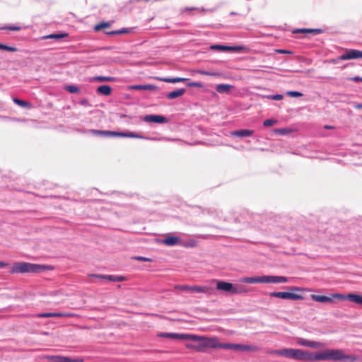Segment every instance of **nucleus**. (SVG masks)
I'll return each mask as SVG.
<instances>
[{
  "instance_id": "f257e3e1",
  "label": "nucleus",
  "mask_w": 362,
  "mask_h": 362,
  "mask_svg": "<svg viewBox=\"0 0 362 362\" xmlns=\"http://www.w3.org/2000/svg\"><path fill=\"white\" fill-rule=\"evenodd\" d=\"M356 359L355 356L347 355L341 349H326L314 355V360L315 361H345Z\"/></svg>"
},
{
  "instance_id": "f03ea898",
  "label": "nucleus",
  "mask_w": 362,
  "mask_h": 362,
  "mask_svg": "<svg viewBox=\"0 0 362 362\" xmlns=\"http://www.w3.org/2000/svg\"><path fill=\"white\" fill-rule=\"evenodd\" d=\"M269 354L285 356L289 358L301 361H313L314 355L308 351L296 349H283L272 350L269 352Z\"/></svg>"
},
{
  "instance_id": "7ed1b4c3",
  "label": "nucleus",
  "mask_w": 362,
  "mask_h": 362,
  "mask_svg": "<svg viewBox=\"0 0 362 362\" xmlns=\"http://www.w3.org/2000/svg\"><path fill=\"white\" fill-rule=\"evenodd\" d=\"M48 267L29 262H15L11 272L13 273H38L47 269Z\"/></svg>"
},
{
  "instance_id": "20e7f679",
  "label": "nucleus",
  "mask_w": 362,
  "mask_h": 362,
  "mask_svg": "<svg viewBox=\"0 0 362 362\" xmlns=\"http://www.w3.org/2000/svg\"><path fill=\"white\" fill-rule=\"evenodd\" d=\"M243 283L258 284V283H286L288 279L285 276H261L253 277H245L240 280Z\"/></svg>"
},
{
  "instance_id": "39448f33",
  "label": "nucleus",
  "mask_w": 362,
  "mask_h": 362,
  "mask_svg": "<svg viewBox=\"0 0 362 362\" xmlns=\"http://www.w3.org/2000/svg\"><path fill=\"white\" fill-rule=\"evenodd\" d=\"M90 132L96 136H117V137H126V138H134V139H146V137L138 134L133 132H117L112 131H102L91 129Z\"/></svg>"
},
{
  "instance_id": "423d86ee",
  "label": "nucleus",
  "mask_w": 362,
  "mask_h": 362,
  "mask_svg": "<svg viewBox=\"0 0 362 362\" xmlns=\"http://www.w3.org/2000/svg\"><path fill=\"white\" fill-rule=\"evenodd\" d=\"M188 336L194 337L195 339H190L194 341H199L197 344H186V348L198 352H204L209 348V337L195 334H187Z\"/></svg>"
},
{
  "instance_id": "0eeeda50",
  "label": "nucleus",
  "mask_w": 362,
  "mask_h": 362,
  "mask_svg": "<svg viewBox=\"0 0 362 362\" xmlns=\"http://www.w3.org/2000/svg\"><path fill=\"white\" fill-rule=\"evenodd\" d=\"M216 288L218 290L229 292L232 294H238L243 292V290L234 286L233 284L222 281H216ZM244 292H245V291H244Z\"/></svg>"
},
{
  "instance_id": "6e6552de",
  "label": "nucleus",
  "mask_w": 362,
  "mask_h": 362,
  "mask_svg": "<svg viewBox=\"0 0 362 362\" xmlns=\"http://www.w3.org/2000/svg\"><path fill=\"white\" fill-rule=\"evenodd\" d=\"M175 289L180 290L183 291H189L192 293H207L210 288L208 286H189V285H175L174 286Z\"/></svg>"
},
{
  "instance_id": "1a4fd4ad",
  "label": "nucleus",
  "mask_w": 362,
  "mask_h": 362,
  "mask_svg": "<svg viewBox=\"0 0 362 362\" xmlns=\"http://www.w3.org/2000/svg\"><path fill=\"white\" fill-rule=\"evenodd\" d=\"M269 295L281 299L303 300L304 298L303 296L291 292H272Z\"/></svg>"
},
{
  "instance_id": "9d476101",
  "label": "nucleus",
  "mask_w": 362,
  "mask_h": 362,
  "mask_svg": "<svg viewBox=\"0 0 362 362\" xmlns=\"http://www.w3.org/2000/svg\"><path fill=\"white\" fill-rule=\"evenodd\" d=\"M209 348H221L224 349H233L234 344L220 343L216 337H209Z\"/></svg>"
},
{
  "instance_id": "9b49d317",
  "label": "nucleus",
  "mask_w": 362,
  "mask_h": 362,
  "mask_svg": "<svg viewBox=\"0 0 362 362\" xmlns=\"http://www.w3.org/2000/svg\"><path fill=\"white\" fill-rule=\"evenodd\" d=\"M334 298L338 299H347L351 302H354L358 305H362V296L355 293H349L347 296H344L339 293L333 294Z\"/></svg>"
},
{
  "instance_id": "f8f14e48",
  "label": "nucleus",
  "mask_w": 362,
  "mask_h": 362,
  "mask_svg": "<svg viewBox=\"0 0 362 362\" xmlns=\"http://www.w3.org/2000/svg\"><path fill=\"white\" fill-rule=\"evenodd\" d=\"M360 58H362V51L357 49H347L344 54L339 57L340 60H350Z\"/></svg>"
},
{
  "instance_id": "ddd939ff",
  "label": "nucleus",
  "mask_w": 362,
  "mask_h": 362,
  "mask_svg": "<svg viewBox=\"0 0 362 362\" xmlns=\"http://www.w3.org/2000/svg\"><path fill=\"white\" fill-rule=\"evenodd\" d=\"M46 358L51 362H83V359L81 358H71L63 356H48Z\"/></svg>"
},
{
  "instance_id": "4468645a",
  "label": "nucleus",
  "mask_w": 362,
  "mask_h": 362,
  "mask_svg": "<svg viewBox=\"0 0 362 362\" xmlns=\"http://www.w3.org/2000/svg\"><path fill=\"white\" fill-rule=\"evenodd\" d=\"M143 120L146 122H154V123H166L168 122V119L162 115H147L144 116Z\"/></svg>"
},
{
  "instance_id": "2eb2a0df",
  "label": "nucleus",
  "mask_w": 362,
  "mask_h": 362,
  "mask_svg": "<svg viewBox=\"0 0 362 362\" xmlns=\"http://www.w3.org/2000/svg\"><path fill=\"white\" fill-rule=\"evenodd\" d=\"M160 337L164 338L178 339H194V337L188 336L187 334H178V333H162L159 334Z\"/></svg>"
},
{
  "instance_id": "dca6fc26",
  "label": "nucleus",
  "mask_w": 362,
  "mask_h": 362,
  "mask_svg": "<svg viewBox=\"0 0 362 362\" xmlns=\"http://www.w3.org/2000/svg\"><path fill=\"white\" fill-rule=\"evenodd\" d=\"M211 49H217L220 51H240L243 50V47L240 46H226L221 45H214L210 47Z\"/></svg>"
},
{
  "instance_id": "f3484780",
  "label": "nucleus",
  "mask_w": 362,
  "mask_h": 362,
  "mask_svg": "<svg viewBox=\"0 0 362 362\" xmlns=\"http://www.w3.org/2000/svg\"><path fill=\"white\" fill-rule=\"evenodd\" d=\"M233 350L241 351H257L259 348L256 346L234 344Z\"/></svg>"
},
{
  "instance_id": "a211bd4d",
  "label": "nucleus",
  "mask_w": 362,
  "mask_h": 362,
  "mask_svg": "<svg viewBox=\"0 0 362 362\" xmlns=\"http://www.w3.org/2000/svg\"><path fill=\"white\" fill-rule=\"evenodd\" d=\"M162 243L168 246H174L181 244V240L178 236H168L162 240Z\"/></svg>"
},
{
  "instance_id": "6ab92c4d",
  "label": "nucleus",
  "mask_w": 362,
  "mask_h": 362,
  "mask_svg": "<svg viewBox=\"0 0 362 362\" xmlns=\"http://www.w3.org/2000/svg\"><path fill=\"white\" fill-rule=\"evenodd\" d=\"M90 276L95 277L101 279H107L111 281H122L124 280L123 276H115L112 275H102V274H90Z\"/></svg>"
},
{
  "instance_id": "aec40b11",
  "label": "nucleus",
  "mask_w": 362,
  "mask_h": 362,
  "mask_svg": "<svg viewBox=\"0 0 362 362\" xmlns=\"http://www.w3.org/2000/svg\"><path fill=\"white\" fill-rule=\"evenodd\" d=\"M323 30L320 28H302L295 30L293 31V33L319 35L321 34Z\"/></svg>"
},
{
  "instance_id": "412c9836",
  "label": "nucleus",
  "mask_w": 362,
  "mask_h": 362,
  "mask_svg": "<svg viewBox=\"0 0 362 362\" xmlns=\"http://www.w3.org/2000/svg\"><path fill=\"white\" fill-rule=\"evenodd\" d=\"M254 134L253 130L250 129H240L237 131H233L230 132L231 136H238V137H244V136H250Z\"/></svg>"
},
{
  "instance_id": "4be33fe9",
  "label": "nucleus",
  "mask_w": 362,
  "mask_h": 362,
  "mask_svg": "<svg viewBox=\"0 0 362 362\" xmlns=\"http://www.w3.org/2000/svg\"><path fill=\"white\" fill-rule=\"evenodd\" d=\"M310 297L313 300H314L316 302H320V303H332V302H333V300L332 298L325 296L312 294L310 296Z\"/></svg>"
},
{
  "instance_id": "5701e85b",
  "label": "nucleus",
  "mask_w": 362,
  "mask_h": 362,
  "mask_svg": "<svg viewBox=\"0 0 362 362\" xmlns=\"http://www.w3.org/2000/svg\"><path fill=\"white\" fill-rule=\"evenodd\" d=\"M185 92H186V90L185 88L177 89V90H173L172 92H170L167 95L166 97L168 99H170V100L175 99L176 98L181 97L182 95H183L185 94Z\"/></svg>"
},
{
  "instance_id": "b1692460",
  "label": "nucleus",
  "mask_w": 362,
  "mask_h": 362,
  "mask_svg": "<svg viewBox=\"0 0 362 362\" xmlns=\"http://www.w3.org/2000/svg\"><path fill=\"white\" fill-rule=\"evenodd\" d=\"M97 93L103 95L108 96L112 93V88L107 85H103L98 87Z\"/></svg>"
},
{
  "instance_id": "393cba45",
  "label": "nucleus",
  "mask_w": 362,
  "mask_h": 362,
  "mask_svg": "<svg viewBox=\"0 0 362 362\" xmlns=\"http://www.w3.org/2000/svg\"><path fill=\"white\" fill-rule=\"evenodd\" d=\"M158 80L161 81H164L166 83H175L178 82H183L188 80V78H181V77H175V78H158Z\"/></svg>"
},
{
  "instance_id": "a878e982",
  "label": "nucleus",
  "mask_w": 362,
  "mask_h": 362,
  "mask_svg": "<svg viewBox=\"0 0 362 362\" xmlns=\"http://www.w3.org/2000/svg\"><path fill=\"white\" fill-rule=\"evenodd\" d=\"M132 88L135 89V90H151V91L156 90L158 89V88L156 86L151 85V84L136 85V86H132Z\"/></svg>"
},
{
  "instance_id": "bb28decb",
  "label": "nucleus",
  "mask_w": 362,
  "mask_h": 362,
  "mask_svg": "<svg viewBox=\"0 0 362 362\" xmlns=\"http://www.w3.org/2000/svg\"><path fill=\"white\" fill-rule=\"evenodd\" d=\"M233 88V86L229 84H218L216 87V90L219 93H228Z\"/></svg>"
},
{
  "instance_id": "cd10ccee",
  "label": "nucleus",
  "mask_w": 362,
  "mask_h": 362,
  "mask_svg": "<svg viewBox=\"0 0 362 362\" xmlns=\"http://www.w3.org/2000/svg\"><path fill=\"white\" fill-rule=\"evenodd\" d=\"M91 81H98V82H114L115 81V78L112 76H95L93 77L91 80Z\"/></svg>"
},
{
  "instance_id": "c85d7f7f",
  "label": "nucleus",
  "mask_w": 362,
  "mask_h": 362,
  "mask_svg": "<svg viewBox=\"0 0 362 362\" xmlns=\"http://www.w3.org/2000/svg\"><path fill=\"white\" fill-rule=\"evenodd\" d=\"M13 101L18 105L21 106V107H25V108H28V109H30L32 107V105L28 102V101H25V100H20L17 98H13Z\"/></svg>"
},
{
  "instance_id": "c756f323",
  "label": "nucleus",
  "mask_w": 362,
  "mask_h": 362,
  "mask_svg": "<svg viewBox=\"0 0 362 362\" xmlns=\"http://www.w3.org/2000/svg\"><path fill=\"white\" fill-rule=\"evenodd\" d=\"M68 36V33H59V34H50L48 35L43 36L42 39H55L60 40Z\"/></svg>"
},
{
  "instance_id": "7c9ffc66",
  "label": "nucleus",
  "mask_w": 362,
  "mask_h": 362,
  "mask_svg": "<svg viewBox=\"0 0 362 362\" xmlns=\"http://www.w3.org/2000/svg\"><path fill=\"white\" fill-rule=\"evenodd\" d=\"M37 317H61V313H43L36 315Z\"/></svg>"
},
{
  "instance_id": "2f4dec72",
  "label": "nucleus",
  "mask_w": 362,
  "mask_h": 362,
  "mask_svg": "<svg viewBox=\"0 0 362 362\" xmlns=\"http://www.w3.org/2000/svg\"><path fill=\"white\" fill-rule=\"evenodd\" d=\"M274 132L279 135H286L293 132V129L288 128H280L274 129Z\"/></svg>"
},
{
  "instance_id": "473e14b6",
  "label": "nucleus",
  "mask_w": 362,
  "mask_h": 362,
  "mask_svg": "<svg viewBox=\"0 0 362 362\" xmlns=\"http://www.w3.org/2000/svg\"><path fill=\"white\" fill-rule=\"evenodd\" d=\"M322 346H323V344L321 342L308 340V347L318 349V348H321Z\"/></svg>"
},
{
  "instance_id": "72a5a7b5",
  "label": "nucleus",
  "mask_w": 362,
  "mask_h": 362,
  "mask_svg": "<svg viewBox=\"0 0 362 362\" xmlns=\"http://www.w3.org/2000/svg\"><path fill=\"white\" fill-rule=\"evenodd\" d=\"M110 26V23H107V22H104V23H99L98 25H96L94 28V30L95 31H100L103 29H105V28H109Z\"/></svg>"
},
{
  "instance_id": "f704fd0d",
  "label": "nucleus",
  "mask_w": 362,
  "mask_h": 362,
  "mask_svg": "<svg viewBox=\"0 0 362 362\" xmlns=\"http://www.w3.org/2000/svg\"><path fill=\"white\" fill-rule=\"evenodd\" d=\"M64 88L71 93H78L80 92V89L75 86H66Z\"/></svg>"
},
{
  "instance_id": "c9c22d12",
  "label": "nucleus",
  "mask_w": 362,
  "mask_h": 362,
  "mask_svg": "<svg viewBox=\"0 0 362 362\" xmlns=\"http://www.w3.org/2000/svg\"><path fill=\"white\" fill-rule=\"evenodd\" d=\"M182 245H183L184 247H194L197 245V242L194 240H188L187 242L185 243H182L181 244Z\"/></svg>"
},
{
  "instance_id": "e433bc0d",
  "label": "nucleus",
  "mask_w": 362,
  "mask_h": 362,
  "mask_svg": "<svg viewBox=\"0 0 362 362\" xmlns=\"http://www.w3.org/2000/svg\"><path fill=\"white\" fill-rule=\"evenodd\" d=\"M196 72H197V74H202V75H204V76H219V75H220L218 73H216V72H209V71H202V70H197V71H196Z\"/></svg>"
},
{
  "instance_id": "4c0bfd02",
  "label": "nucleus",
  "mask_w": 362,
  "mask_h": 362,
  "mask_svg": "<svg viewBox=\"0 0 362 362\" xmlns=\"http://www.w3.org/2000/svg\"><path fill=\"white\" fill-rule=\"evenodd\" d=\"M0 49H4L8 52H16L17 48L14 47L8 46L4 44H0Z\"/></svg>"
},
{
  "instance_id": "58836bf2",
  "label": "nucleus",
  "mask_w": 362,
  "mask_h": 362,
  "mask_svg": "<svg viewBox=\"0 0 362 362\" xmlns=\"http://www.w3.org/2000/svg\"><path fill=\"white\" fill-rule=\"evenodd\" d=\"M277 122L276 120L275 119H266L263 122V125L265 127H271V126H273L274 124H275Z\"/></svg>"
},
{
  "instance_id": "ea45409f",
  "label": "nucleus",
  "mask_w": 362,
  "mask_h": 362,
  "mask_svg": "<svg viewBox=\"0 0 362 362\" xmlns=\"http://www.w3.org/2000/svg\"><path fill=\"white\" fill-rule=\"evenodd\" d=\"M1 30H8L11 31H18L21 29L20 26H5L0 28Z\"/></svg>"
},
{
  "instance_id": "a19ab883",
  "label": "nucleus",
  "mask_w": 362,
  "mask_h": 362,
  "mask_svg": "<svg viewBox=\"0 0 362 362\" xmlns=\"http://www.w3.org/2000/svg\"><path fill=\"white\" fill-rule=\"evenodd\" d=\"M286 95L291 97H301L303 94L300 92L298 91H288L286 93Z\"/></svg>"
},
{
  "instance_id": "79ce46f5",
  "label": "nucleus",
  "mask_w": 362,
  "mask_h": 362,
  "mask_svg": "<svg viewBox=\"0 0 362 362\" xmlns=\"http://www.w3.org/2000/svg\"><path fill=\"white\" fill-rule=\"evenodd\" d=\"M267 98L269 99L274 100H280L283 99V95H280V94H276V95H268V96H267Z\"/></svg>"
},
{
  "instance_id": "37998d69",
  "label": "nucleus",
  "mask_w": 362,
  "mask_h": 362,
  "mask_svg": "<svg viewBox=\"0 0 362 362\" xmlns=\"http://www.w3.org/2000/svg\"><path fill=\"white\" fill-rule=\"evenodd\" d=\"M127 33V30L122 29V30H115V31L107 32V35H119V34Z\"/></svg>"
},
{
  "instance_id": "c03bdc74",
  "label": "nucleus",
  "mask_w": 362,
  "mask_h": 362,
  "mask_svg": "<svg viewBox=\"0 0 362 362\" xmlns=\"http://www.w3.org/2000/svg\"><path fill=\"white\" fill-rule=\"evenodd\" d=\"M78 316V315L72 313H61V317H75Z\"/></svg>"
},
{
  "instance_id": "a18cd8bd",
  "label": "nucleus",
  "mask_w": 362,
  "mask_h": 362,
  "mask_svg": "<svg viewBox=\"0 0 362 362\" xmlns=\"http://www.w3.org/2000/svg\"><path fill=\"white\" fill-rule=\"evenodd\" d=\"M187 86L189 87H197V88H202L203 85L199 82H190L187 83Z\"/></svg>"
},
{
  "instance_id": "49530a36",
  "label": "nucleus",
  "mask_w": 362,
  "mask_h": 362,
  "mask_svg": "<svg viewBox=\"0 0 362 362\" xmlns=\"http://www.w3.org/2000/svg\"><path fill=\"white\" fill-rule=\"evenodd\" d=\"M134 259L142 261V262H151V259L148 257H141V256H136L134 257Z\"/></svg>"
},
{
  "instance_id": "de8ad7c7",
  "label": "nucleus",
  "mask_w": 362,
  "mask_h": 362,
  "mask_svg": "<svg viewBox=\"0 0 362 362\" xmlns=\"http://www.w3.org/2000/svg\"><path fill=\"white\" fill-rule=\"evenodd\" d=\"M297 344L301 346H308V340L300 339L298 340Z\"/></svg>"
},
{
  "instance_id": "09e8293b",
  "label": "nucleus",
  "mask_w": 362,
  "mask_h": 362,
  "mask_svg": "<svg viewBox=\"0 0 362 362\" xmlns=\"http://www.w3.org/2000/svg\"><path fill=\"white\" fill-rule=\"evenodd\" d=\"M289 290L291 291H296V292H302L303 291V288L297 286H292L289 288Z\"/></svg>"
},
{
  "instance_id": "8fccbe9b",
  "label": "nucleus",
  "mask_w": 362,
  "mask_h": 362,
  "mask_svg": "<svg viewBox=\"0 0 362 362\" xmlns=\"http://www.w3.org/2000/svg\"><path fill=\"white\" fill-rule=\"evenodd\" d=\"M350 80L352 81H355V82H358V81L362 82V78H361V77H353V78H351Z\"/></svg>"
},
{
  "instance_id": "3c124183",
  "label": "nucleus",
  "mask_w": 362,
  "mask_h": 362,
  "mask_svg": "<svg viewBox=\"0 0 362 362\" xmlns=\"http://www.w3.org/2000/svg\"><path fill=\"white\" fill-rule=\"evenodd\" d=\"M324 128H325V129H334V127H333V126H330V125H325V126L324 127Z\"/></svg>"
},
{
  "instance_id": "603ef678",
  "label": "nucleus",
  "mask_w": 362,
  "mask_h": 362,
  "mask_svg": "<svg viewBox=\"0 0 362 362\" xmlns=\"http://www.w3.org/2000/svg\"><path fill=\"white\" fill-rule=\"evenodd\" d=\"M277 52H279V53H288V51L283 50V49L277 50Z\"/></svg>"
},
{
  "instance_id": "864d4df0",
  "label": "nucleus",
  "mask_w": 362,
  "mask_h": 362,
  "mask_svg": "<svg viewBox=\"0 0 362 362\" xmlns=\"http://www.w3.org/2000/svg\"><path fill=\"white\" fill-rule=\"evenodd\" d=\"M6 266V264L3 262H0V268H3Z\"/></svg>"
},
{
  "instance_id": "5fc2aeb1",
  "label": "nucleus",
  "mask_w": 362,
  "mask_h": 362,
  "mask_svg": "<svg viewBox=\"0 0 362 362\" xmlns=\"http://www.w3.org/2000/svg\"><path fill=\"white\" fill-rule=\"evenodd\" d=\"M356 109H361L362 108V104H358V105H356Z\"/></svg>"
},
{
  "instance_id": "6e6d98bb",
  "label": "nucleus",
  "mask_w": 362,
  "mask_h": 362,
  "mask_svg": "<svg viewBox=\"0 0 362 362\" xmlns=\"http://www.w3.org/2000/svg\"><path fill=\"white\" fill-rule=\"evenodd\" d=\"M356 360H354V361H351V360H346V361H349V362H354Z\"/></svg>"
}]
</instances>
